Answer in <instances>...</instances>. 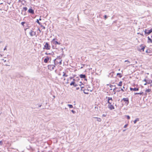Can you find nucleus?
I'll list each match as a JSON object with an SVG mask.
<instances>
[{
  "mask_svg": "<svg viewBox=\"0 0 152 152\" xmlns=\"http://www.w3.org/2000/svg\"><path fill=\"white\" fill-rule=\"evenodd\" d=\"M62 60L58 58H56L54 60V63L55 65H56L58 64H59L60 65H61L62 64Z\"/></svg>",
  "mask_w": 152,
  "mask_h": 152,
  "instance_id": "nucleus-1",
  "label": "nucleus"
},
{
  "mask_svg": "<svg viewBox=\"0 0 152 152\" xmlns=\"http://www.w3.org/2000/svg\"><path fill=\"white\" fill-rule=\"evenodd\" d=\"M1 60L4 61V63L3 64V65L6 66H9V64H10V63L9 62V60L7 61L5 59L3 58L1 59Z\"/></svg>",
  "mask_w": 152,
  "mask_h": 152,
  "instance_id": "nucleus-2",
  "label": "nucleus"
},
{
  "mask_svg": "<svg viewBox=\"0 0 152 152\" xmlns=\"http://www.w3.org/2000/svg\"><path fill=\"white\" fill-rule=\"evenodd\" d=\"M44 46L45 48L47 50H50V46L47 42L45 43V45H44Z\"/></svg>",
  "mask_w": 152,
  "mask_h": 152,
  "instance_id": "nucleus-3",
  "label": "nucleus"
},
{
  "mask_svg": "<svg viewBox=\"0 0 152 152\" xmlns=\"http://www.w3.org/2000/svg\"><path fill=\"white\" fill-rule=\"evenodd\" d=\"M48 68L50 70H52L54 69V67H55V66L53 65H49L48 66Z\"/></svg>",
  "mask_w": 152,
  "mask_h": 152,
  "instance_id": "nucleus-4",
  "label": "nucleus"
},
{
  "mask_svg": "<svg viewBox=\"0 0 152 152\" xmlns=\"http://www.w3.org/2000/svg\"><path fill=\"white\" fill-rule=\"evenodd\" d=\"M144 32L145 34H147L149 35L152 32V28H151L150 30L145 29L144 31Z\"/></svg>",
  "mask_w": 152,
  "mask_h": 152,
  "instance_id": "nucleus-5",
  "label": "nucleus"
},
{
  "mask_svg": "<svg viewBox=\"0 0 152 152\" xmlns=\"http://www.w3.org/2000/svg\"><path fill=\"white\" fill-rule=\"evenodd\" d=\"M29 34L30 35L31 37L35 36L36 35V32H35L34 31L32 30H30L29 32Z\"/></svg>",
  "mask_w": 152,
  "mask_h": 152,
  "instance_id": "nucleus-6",
  "label": "nucleus"
},
{
  "mask_svg": "<svg viewBox=\"0 0 152 152\" xmlns=\"http://www.w3.org/2000/svg\"><path fill=\"white\" fill-rule=\"evenodd\" d=\"M49 60H51V58L47 56L44 59V61L45 63H47Z\"/></svg>",
  "mask_w": 152,
  "mask_h": 152,
  "instance_id": "nucleus-7",
  "label": "nucleus"
},
{
  "mask_svg": "<svg viewBox=\"0 0 152 152\" xmlns=\"http://www.w3.org/2000/svg\"><path fill=\"white\" fill-rule=\"evenodd\" d=\"M108 108L110 110H113L115 109L114 106L113 105L111 104H109L108 105Z\"/></svg>",
  "mask_w": 152,
  "mask_h": 152,
  "instance_id": "nucleus-8",
  "label": "nucleus"
},
{
  "mask_svg": "<svg viewBox=\"0 0 152 152\" xmlns=\"http://www.w3.org/2000/svg\"><path fill=\"white\" fill-rule=\"evenodd\" d=\"M28 12L29 13H30L32 14H34V11L33 10L32 8H30L28 9Z\"/></svg>",
  "mask_w": 152,
  "mask_h": 152,
  "instance_id": "nucleus-9",
  "label": "nucleus"
},
{
  "mask_svg": "<svg viewBox=\"0 0 152 152\" xmlns=\"http://www.w3.org/2000/svg\"><path fill=\"white\" fill-rule=\"evenodd\" d=\"M122 100L125 102L127 104H128L129 103V100L128 98H123L121 100V101Z\"/></svg>",
  "mask_w": 152,
  "mask_h": 152,
  "instance_id": "nucleus-10",
  "label": "nucleus"
},
{
  "mask_svg": "<svg viewBox=\"0 0 152 152\" xmlns=\"http://www.w3.org/2000/svg\"><path fill=\"white\" fill-rule=\"evenodd\" d=\"M106 98H108L107 103H108V104H111V102H110V100H111V101H113L112 98V97H106Z\"/></svg>",
  "mask_w": 152,
  "mask_h": 152,
  "instance_id": "nucleus-11",
  "label": "nucleus"
},
{
  "mask_svg": "<svg viewBox=\"0 0 152 152\" xmlns=\"http://www.w3.org/2000/svg\"><path fill=\"white\" fill-rule=\"evenodd\" d=\"M80 78H84L85 80H87V79L86 78V76L84 74H81L80 75Z\"/></svg>",
  "mask_w": 152,
  "mask_h": 152,
  "instance_id": "nucleus-12",
  "label": "nucleus"
},
{
  "mask_svg": "<svg viewBox=\"0 0 152 152\" xmlns=\"http://www.w3.org/2000/svg\"><path fill=\"white\" fill-rule=\"evenodd\" d=\"M55 39H53L52 41L53 42H53V43H54L55 45H60L61 44V43L58 42L57 41H55Z\"/></svg>",
  "mask_w": 152,
  "mask_h": 152,
  "instance_id": "nucleus-13",
  "label": "nucleus"
},
{
  "mask_svg": "<svg viewBox=\"0 0 152 152\" xmlns=\"http://www.w3.org/2000/svg\"><path fill=\"white\" fill-rule=\"evenodd\" d=\"M130 90L131 91H138L139 90V88H130Z\"/></svg>",
  "mask_w": 152,
  "mask_h": 152,
  "instance_id": "nucleus-14",
  "label": "nucleus"
},
{
  "mask_svg": "<svg viewBox=\"0 0 152 152\" xmlns=\"http://www.w3.org/2000/svg\"><path fill=\"white\" fill-rule=\"evenodd\" d=\"M140 47H141V48L140 49H139V51L140 52L144 51L145 46H141Z\"/></svg>",
  "mask_w": 152,
  "mask_h": 152,
  "instance_id": "nucleus-15",
  "label": "nucleus"
},
{
  "mask_svg": "<svg viewBox=\"0 0 152 152\" xmlns=\"http://www.w3.org/2000/svg\"><path fill=\"white\" fill-rule=\"evenodd\" d=\"M114 73V72H110L109 73V75H108V76L109 77H113Z\"/></svg>",
  "mask_w": 152,
  "mask_h": 152,
  "instance_id": "nucleus-16",
  "label": "nucleus"
},
{
  "mask_svg": "<svg viewBox=\"0 0 152 152\" xmlns=\"http://www.w3.org/2000/svg\"><path fill=\"white\" fill-rule=\"evenodd\" d=\"M121 91H124V90L123 89L121 88H119L118 89H117L116 90V91L117 92H119Z\"/></svg>",
  "mask_w": 152,
  "mask_h": 152,
  "instance_id": "nucleus-17",
  "label": "nucleus"
},
{
  "mask_svg": "<svg viewBox=\"0 0 152 152\" xmlns=\"http://www.w3.org/2000/svg\"><path fill=\"white\" fill-rule=\"evenodd\" d=\"M148 43H149V42H152V39H151L149 37H148Z\"/></svg>",
  "mask_w": 152,
  "mask_h": 152,
  "instance_id": "nucleus-18",
  "label": "nucleus"
},
{
  "mask_svg": "<svg viewBox=\"0 0 152 152\" xmlns=\"http://www.w3.org/2000/svg\"><path fill=\"white\" fill-rule=\"evenodd\" d=\"M116 89H118V88L116 87H115V88L113 89V91L114 92V94H115L116 92H117L116 91Z\"/></svg>",
  "mask_w": 152,
  "mask_h": 152,
  "instance_id": "nucleus-19",
  "label": "nucleus"
},
{
  "mask_svg": "<svg viewBox=\"0 0 152 152\" xmlns=\"http://www.w3.org/2000/svg\"><path fill=\"white\" fill-rule=\"evenodd\" d=\"M94 118H96L97 119V121H98L100 122L102 121L101 119L100 118L98 117H94Z\"/></svg>",
  "mask_w": 152,
  "mask_h": 152,
  "instance_id": "nucleus-20",
  "label": "nucleus"
},
{
  "mask_svg": "<svg viewBox=\"0 0 152 152\" xmlns=\"http://www.w3.org/2000/svg\"><path fill=\"white\" fill-rule=\"evenodd\" d=\"M151 50H150L148 49L146 50L145 52L147 53H151Z\"/></svg>",
  "mask_w": 152,
  "mask_h": 152,
  "instance_id": "nucleus-21",
  "label": "nucleus"
},
{
  "mask_svg": "<svg viewBox=\"0 0 152 152\" xmlns=\"http://www.w3.org/2000/svg\"><path fill=\"white\" fill-rule=\"evenodd\" d=\"M139 118H137L135 120H134V124H135L137 121H139Z\"/></svg>",
  "mask_w": 152,
  "mask_h": 152,
  "instance_id": "nucleus-22",
  "label": "nucleus"
},
{
  "mask_svg": "<svg viewBox=\"0 0 152 152\" xmlns=\"http://www.w3.org/2000/svg\"><path fill=\"white\" fill-rule=\"evenodd\" d=\"M117 75L120 78H121L122 77V75L120 73H118L117 74Z\"/></svg>",
  "mask_w": 152,
  "mask_h": 152,
  "instance_id": "nucleus-23",
  "label": "nucleus"
},
{
  "mask_svg": "<svg viewBox=\"0 0 152 152\" xmlns=\"http://www.w3.org/2000/svg\"><path fill=\"white\" fill-rule=\"evenodd\" d=\"M143 93V92L142 93H134L135 95H137V94H139L140 95H142V94Z\"/></svg>",
  "mask_w": 152,
  "mask_h": 152,
  "instance_id": "nucleus-24",
  "label": "nucleus"
},
{
  "mask_svg": "<svg viewBox=\"0 0 152 152\" xmlns=\"http://www.w3.org/2000/svg\"><path fill=\"white\" fill-rule=\"evenodd\" d=\"M147 83L148 84H151L152 83V80H148L147 81Z\"/></svg>",
  "mask_w": 152,
  "mask_h": 152,
  "instance_id": "nucleus-25",
  "label": "nucleus"
},
{
  "mask_svg": "<svg viewBox=\"0 0 152 152\" xmlns=\"http://www.w3.org/2000/svg\"><path fill=\"white\" fill-rule=\"evenodd\" d=\"M118 85L119 86H122V82L121 81H120Z\"/></svg>",
  "mask_w": 152,
  "mask_h": 152,
  "instance_id": "nucleus-26",
  "label": "nucleus"
},
{
  "mask_svg": "<svg viewBox=\"0 0 152 152\" xmlns=\"http://www.w3.org/2000/svg\"><path fill=\"white\" fill-rule=\"evenodd\" d=\"M75 82L74 81H73L71 82L70 83V86H74L75 85Z\"/></svg>",
  "mask_w": 152,
  "mask_h": 152,
  "instance_id": "nucleus-27",
  "label": "nucleus"
},
{
  "mask_svg": "<svg viewBox=\"0 0 152 152\" xmlns=\"http://www.w3.org/2000/svg\"><path fill=\"white\" fill-rule=\"evenodd\" d=\"M151 91V89H148L145 90V92H149Z\"/></svg>",
  "mask_w": 152,
  "mask_h": 152,
  "instance_id": "nucleus-28",
  "label": "nucleus"
},
{
  "mask_svg": "<svg viewBox=\"0 0 152 152\" xmlns=\"http://www.w3.org/2000/svg\"><path fill=\"white\" fill-rule=\"evenodd\" d=\"M36 22H37L39 25H41V23L39 21V20L38 19L37 20Z\"/></svg>",
  "mask_w": 152,
  "mask_h": 152,
  "instance_id": "nucleus-29",
  "label": "nucleus"
},
{
  "mask_svg": "<svg viewBox=\"0 0 152 152\" xmlns=\"http://www.w3.org/2000/svg\"><path fill=\"white\" fill-rule=\"evenodd\" d=\"M23 10L26 11L27 10V8L26 7H23Z\"/></svg>",
  "mask_w": 152,
  "mask_h": 152,
  "instance_id": "nucleus-30",
  "label": "nucleus"
},
{
  "mask_svg": "<svg viewBox=\"0 0 152 152\" xmlns=\"http://www.w3.org/2000/svg\"><path fill=\"white\" fill-rule=\"evenodd\" d=\"M68 105L70 108H72L73 107V106L72 104H68Z\"/></svg>",
  "mask_w": 152,
  "mask_h": 152,
  "instance_id": "nucleus-31",
  "label": "nucleus"
},
{
  "mask_svg": "<svg viewBox=\"0 0 152 152\" xmlns=\"http://www.w3.org/2000/svg\"><path fill=\"white\" fill-rule=\"evenodd\" d=\"M63 73H64V74H63V76H64V77H67L68 76V75H66L65 73L64 72Z\"/></svg>",
  "mask_w": 152,
  "mask_h": 152,
  "instance_id": "nucleus-32",
  "label": "nucleus"
},
{
  "mask_svg": "<svg viewBox=\"0 0 152 152\" xmlns=\"http://www.w3.org/2000/svg\"><path fill=\"white\" fill-rule=\"evenodd\" d=\"M127 118L128 119H130V117L128 115H126Z\"/></svg>",
  "mask_w": 152,
  "mask_h": 152,
  "instance_id": "nucleus-33",
  "label": "nucleus"
},
{
  "mask_svg": "<svg viewBox=\"0 0 152 152\" xmlns=\"http://www.w3.org/2000/svg\"><path fill=\"white\" fill-rule=\"evenodd\" d=\"M40 26L43 29H45V26H42L41 24V25H40Z\"/></svg>",
  "mask_w": 152,
  "mask_h": 152,
  "instance_id": "nucleus-34",
  "label": "nucleus"
},
{
  "mask_svg": "<svg viewBox=\"0 0 152 152\" xmlns=\"http://www.w3.org/2000/svg\"><path fill=\"white\" fill-rule=\"evenodd\" d=\"M25 23V22H23L21 23V24L23 26H24V24Z\"/></svg>",
  "mask_w": 152,
  "mask_h": 152,
  "instance_id": "nucleus-35",
  "label": "nucleus"
},
{
  "mask_svg": "<svg viewBox=\"0 0 152 152\" xmlns=\"http://www.w3.org/2000/svg\"><path fill=\"white\" fill-rule=\"evenodd\" d=\"M71 111L73 113V114H75V113H76V112L75 111V110H71Z\"/></svg>",
  "mask_w": 152,
  "mask_h": 152,
  "instance_id": "nucleus-36",
  "label": "nucleus"
},
{
  "mask_svg": "<svg viewBox=\"0 0 152 152\" xmlns=\"http://www.w3.org/2000/svg\"><path fill=\"white\" fill-rule=\"evenodd\" d=\"M104 18H105V20H106L107 18V16L106 15H104Z\"/></svg>",
  "mask_w": 152,
  "mask_h": 152,
  "instance_id": "nucleus-37",
  "label": "nucleus"
},
{
  "mask_svg": "<svg viewBox=\"0 0 152 152\" xmlns=\"http://www.w3.org/2000/svg\"><path fill=\"white\" fill-rule=\"evenodd\" d=\"M85 91V90H83V93L85 94H88V93H87V92H86V91Z\"/></svg>",
  "mask_w": 152,
  "mask_h": 152,
  "instance_id": "nucleus-38",
  "label": "nucleus"
},
{
  "mask_svg": "<svg viewBox=\"0 0 152 152\" xmlns=\"http://www.w3.org/2000/svg\"><path fill=\"white\" fill-rule=\"evenodd\" d=\"M128 124H125V125L124 126V128H126V127H127V126H128Z\"/></svg>",
  "mask_w": 152,
  "mask_h": 152,
  "instance_id": "nucleus-39",
  "label": "nucleus"
},
{
  "mask_svg": "<svg viewBox=\"0 0 152 152\" xmlns=\"http://www.w3.org/2000/svg\"><path fill=\"white\" fill-rule=\"evenodd\" d=\"M80 83H81V84H79V86H80V87L82 85H84L81 82H80Z\"/></svg>",
  "mask_w": 152,
  "mask_h": 152,
  "instance_id": "nucleus-40",
  "label": "nucleus"
},
{
  "mask_svg": "<svg viewBox=\"0 0 152 152\" xmlns=\"http://www.w3.org/2000/svg\"><path fill=\"white\" fill-rule=\"evenodd\" d=\"M78 85L76 84L75 83V85L73 86L74 87H77V86Z\"/></svg>",
  "mask_w": 152,
  "mask_h": 152,
  "instance_id": "nucleus-41",
  "label": "nucleus"
},
{
  "mask_svg": "<svg viewBox=\"0 0 152 152\" xmlns=\"http://www.w3.org/2000/svg\"><path fill=\"white\" fill-rule=\"evenodd\" d=\"M3 142L1 141H0V145H2Z\"/></svg>",
  "mask_w": 152,
  "mask_h": 152,
  "instance_id": "nucleus-42",
  "label": "nucleus"
},
{
  "mask_svg": "<svg viewBox=\"0 0 152 152\" xmlns=\"http://www.w3.org/2000/svg\"><path fill=\"white\" fill-rule=\"evenodd\" d=\"M45 54H46V55H50V53H45Z\"/></svg>",
  "mask_w": 152,
  "mask_h": 152,
  "instance_id": "nucleus-43",
  "label": "nucleus"
},
{
  "mask_svg": "<svg viewBox=\"0 0 152 152\" xmlns=\"http://www.w3.org/2000/svg\"><path fill=\"white\" fill-rule=\"evenodd\" d=\"M79 89H80V87H77L76 88V89L77 90H79Z\"/></svg>",
  "mask_w": 152,
  "mask_h": 152,
  "instance_id": "nucleus-44",
  "label": "nucleus"
},
{
  "mask_svg": "<svg viewBox=\"0 0 152 152\" xmlns=\"http://www.w3.org/2000/svg\"><path fill=\"white\" fill-rule=\"evenodd\" d=\"M102 116L103 117H105L106 116V115H105V114H103Z\"/></svg>",
  "mask_w": 152,
  "mask_h": 152,
  "instance_id": "nucleus-45",
  "label": "nucleus"
},
{
  "mask_svg": "<svg viewBox=\"0 0 152 152\" xmlns=\"http://www.w3.org/2000/svg\"><path fill=\"white\" fill-rule=\"evenodd\" d=\"M61 57L60 56H59L57 57V58H58V59H61Z\"/></svg>",
  "mask_w": 152,
  "mask_h": 152,
  "instance_id": "nucleus-46",
  "label": "nucleus"
},
{
  "mask_svg": "<svg viewBox=\"0 0 152 152\" xmlns=\"http://www.w3.org/2000/svg\"><path fill=\"white\" fill-rule=\"evenodd\" d=\"M147 80H146V79H144V80H143V81H145L146 82H147Z\"/></svg>",
  "mask_w": 152,
  "mask_h": 152,
  "instance_id": "nucleus-47",
  "label": "nucleus"
},
{
  "mask_svg": "<svg viewBox=\"0 0 152 152\" xmlns=\"http://www.w3.org/2000/svg\"><path fill=\"white\" fill-rule=\"evenodd\" d=\"M128 62L129 63H130V62L129 61H128V60H125V62Z\"/></svg>",
  "mask_w": 152,
  "mask_h": 152,
  "instance_id": "nucleus-48",
  "label": "nucleus"
},
{
  "mask_svg": "<svg viewBox=\"0 0 152 152\" xmlns=\"http://www.w3.org/2000/svg\"><path fill=\"white\" fill-rule=\"evenodd\" d=\"M41 16L40 17V18L38 19L39 20H42L41 18Z\"/></svg>",
  "mask_w": 152,
  "mask_h": 152,
  "instance_id": "nucleus-49",
  "label": "nucleus"
},
{
  "mask_svg": "<svg viewBox=\"0 0 152 152\" xmlns=\"http://www.w3.org/2000/svg\"><path fill=\"white\" fill-rule=\"evenodd\" d=\"M7 49V48H6V47L4 49V50H6V49Z\"/></svg>",
  "mask_w": 152,
  "mask_h": 152,
  "instance_id": "nucleus-50",
  "label": "nucleus"
},
{
  "mask_svg": "<svg viewBox=\"0 0 152 152\" xmlns=\"http://www.w3.org/2000/svg\"><path fill=\"white\" fill-rule=\"evenodd\" d=\"M151 86H152V84H151L150 86H148V87L149 88L150 87H151Z\"/></svg>",
  "mask_w": 152,
  "mask_h": 152,
  "instance_id": "nucleus-51",
  "label": "nucleus"
},
{
  "mask_svg": "<svg viewBox=\"0 0 152 152\" xmlns=\"http://www.w3.org/2000/svg\"><path fill=\"white\" fill-rule=\"evenodd\" d=\"M80 88H84V87L83 86H81L80 87Z\"/></svg>",
  "mask_w": 152,
  "mask_h": 152,
  "instance_id": "nucleus-52",
  "label": "nucleus"
},
{
  "mask_svg": "<svg viewBox=\"0 0 152 152\" xmlns=\"http://www.w3.org/2000/svg\"><path fill=\"white\" fill-rule=\"evenodd\" d=\"M147 84H148V83H147V82H146V83H145V84H144V85H147Z\"/></svg>",
  "mask_w": 152,
  "mask_h": 152,
  "instance_id": "nucleus-53",
  "label": "nucleus"
},
{
  "mask_svg": "<svg viewBox=\"0 0 152 152\" xmlns=\"http://www.w3.org/2000/svg\"><path fill=\"white\" fill-rule=\"evenodd\" d=\"M83 90H84V89H83V88H81V89H80V91H83Z\"/></svg>",
  "mask_w": 152,
  "mask_h": 152,
  "instance_id": "nucleus-54",
  "label": "nucleus"
},
{
  "mask_svg": "<svg viewBox=\"0 0 152 152\" xmlns=\"http://www.w3.org/2000/svg\"><path fill=\"white\" fill-rule=\"evenodd\" d=\"M113 86L110 85V87H111L112 86Z\"/></svg>",
  "mask_w": 152,
  "mask_h": 152,
  "instance_id": "nucleus-55",
  "label": "nucleus"
},
{
  "mask_svg": "<svg viewBox=\"0 0 152 152\" xmlns=\"http://www.w3.org/2000/svg\"><path fill=\"white\" fill-rule=\"evenodd\" d=\"M124 86H125V85H124V86H123V88H124V89H125V87H124Z\"/></svg>",
  "mask_w": 152,
  "mask_h": 152,
  "instance_id": "nucleus-56",
  "label": "nucleus"
},
{
  "mask_svg": "<svg viewBox=\"0 0 152 152\" xmlns=\"http://www.w3.org/2000/svg\"><path fill=\"white\" fill-rule=\"evenodd\" d=\"M72 78L73 77H70V78L71 79H72Z\"/></svg>",
  "mask_w": 152,
  "mask_h": 152,
  "instance_id": "nucleus-57",
  "label": "nucleus"
},
{
  "mask_svg": "<svg viewBox=\"0 0 152 152\" xmlns=\"http://www.w3.org/2000/svg\"><path fill=\"white\" fill-rule=\"evenodd\" d=\"M2 56H2V55H1V54H0V57H2Z\"/></svg>",
  "mask_w": 152,
  "mask_h": 152,
  "instance_id": "nucleus-58",
  "label": "nucleus"
},
{
  "mask_svg": "<svg viewBox=\"0 0 152 152\" xmlns=\"http://www.w3.org/2000/svg\"><path fill=\"white\" fill-rule=\"evenodd\" d=\"M41 106H42V105H39V107H41Z\"/></svg>",
  "mask_w": 152,
  "mask_h": 152,
  "instance_id": "nucleus-59",
  "label": "nucleus"
},
{
  "mask_svg": "<svg viewBox=\"0 0 152 152\" xmlns=\"http://www.w3.org/2000/svg\"><path fill=\"white\" fill-rule=\"evenodd\" d=\"M39 29V31L40 32H41L40 30L39 29Z\"/></svg>",
  "mask_w": 152,
  "mask_h": 152,
  "instance_id": "nucleus-60",
  "label": "nucleus"
},
{
  "mask_svg": "<svg viewBox=\"0 0 152 152\" xmlns=\"http://www.w3.org/2000/svg\"><path fill=\"white\" fill-rule=\"evenodd\" d=\"M73 80L74 81L75 80V79H73Z\"/></svg>",
  "mask_w": 152,
  "mask_h": 152,
  "instance_id": "nucleus-61",
  "label": "nucleus"
},
{
  "mask_svg": "<svg viewBox=\"0 0 152 152\" xmlns=\"http://www.w3.org/2000/svg\"><path fill=\"white\" fill-rule=\"evenodd\" d=\"M127 89V88H126V89L125 90V91H126Z\"/></svg>",
  "mask_w": 152,
  "mask_h": 152,
  "instance_id": "nucleus-62",
  "label": "nucleus"
},
{
  "mask_svg": "<svg viewBox=\"0 0 152 152\" xmlns=\"http://www.w3.org/2000/svg\"><path fill=\"white\" fill-rule=\"evenodd\" d=\"M125 130H123V131H125Z\"/></svg>",
  "mask_w": 152,
  "mask_h": 152,
  "instance_id": "nucleus-63",
  "label": "nucleus"
},
{
  "mask_svg": "<svg viewBox=\"0 0 152 152\" xmlns=\"http://www.w3.org/2000/svg\"><path fill=\"white\" fill-rule=\"evenodd\" d=\"M151 37L152 38V35L151 36Z\"/></svg>",
  "mask_w": 152,
  "mask_h": 152,
  "instance_id": "nucleus-64",
  "label": "nucleus"
}]
</instances>
